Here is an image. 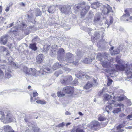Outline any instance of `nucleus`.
<instances>
[{"mask_svg": "<svg viewBox=\"0 0 132 132\" xmlns=\"http://www.w3.org/2000/svg\"><path fill=\"white\" fill-rule=\"evenodd\" d=\"M12 70L11 69V68L10 67H8L5 70L6 72L5 77L6 78H10L11 75L10 73L12 72Z\"/></svg>", "mask_w": 132, "mask_h": 132, "instance_id": "nucleus-14", "label": "nucleus"}, {"mask_svg": "<svg viewBox=\"0 0 132 132\" xmlns=\"http://www.w3.org/2000/svg\"><path fill=\"white\" fill-rule=\"evenodd\" d=\"M127 103L128 106H130V105L132 103L129 100H128L127 101Z\"/></svg>", "mask_w": 132, "mask_h": 132, "instance_id": "nucleus-53", "label": "nucleus"}, {"mask_svg": "<svg viewBox=\"0 0 132 132\" xmlns=\"http://www.w3.org/2000/svg\"><path fill=\"white\" fill-rule=\"evenodd\" d=\"M97 83H86L84 88L86 89H89L92 87H94L96 85Z\"/></svg>", "mask_w": 132, "mask_h": 132, "instance_id": "nucleus-18", "label": "nucleus"}, {"mask_svg": "<svg viewBox=\"0 0 132 132\" xmlns=\"http://www.w3.org/2000/svg\"><path fill=\"white\" fill-rule=\"evenodd\" d=\"M128 10H126L125 11L126 14H124L121 18L122 20L123 21H129L131 22H132V16H131L130 17H129L130 16V14L128 12Z\"/></svg>", "mask_w": 132, "mask_h": 132, "instance_id": "nucleus-4", "label": "nucleus"}, {"mask_svg": "<svg viewBox=\"0 0 132 132\" xmlns=\"http://www.w3.org/2000/svg\"><path fill=\"white\" fill-rule=\"evenodd\" d=\"M53 46H52V48L51 51H50L51 53H52L54 54H55L57 53V49L55 48H53Z\"/></svg>", "mask_w": 132, "mask_h": 132, "instance_id": "nucleus-37", "label": "nucleus"}, {"mask_svg": "<svg viewBox=\"0 0 132 132\" xmlns=\"http://www.w3.org/2000/svg\"><path fill=\"white\" fill-rule=\"evenodd\" d=\"M35 13H36V16L40 15L42 14L41 11H40V10L37 8L35 10Z\"/></svg>", "mask_w": 132, "mask_h": 132, "instance_id": "nucleus-33", "label": "nucleus"}, {"mask_svg": "<svg viewBox=\"0 0 132 132\" xmlns=\"http://www.w3.org/2000/svg\"><path fill=\"white\" fill-rule=\"evenodd\" d=\"M71 8L70 6H64L60 9V11L63 13L65 14H69L71 12Z\"/></svg>", "mask_w": 132, "mask_h": 132, "instance_id": "nucleus-8", "label": "nucleus"}, {"mask_svg": "<svg viewBox=\"0 0 132 132\" xmlns=\"http://www.w3.org/2000/svg\"><path fill=\"white\" fill-rule=\"evenodd\" d=\"M4 76L3 71L0 69V79H2Z\"/></svg>", "mask_w": 132, "mask_h": 132, "instance_id": "nucleus-47", "label": "nucleus"}, {"mask_svg": "<svg viewBox=\"0 0 132 132\" xmlns=\"http://www.w3.org/2000/svg\"><path fill=\"white\" fill-rule=\"evenodd\" d=\"M65 114L66 115H70L71 113L67 111L65 112Z\"/></svg>", "mask_w": 132, "mask_h": 132, "instance_id": "nucleus-57", "label": "nucleus"}, {"mask_svg": "<svg viewBox=\"0 0 132 132\" xmlns=\"http://www.w3.org/2000/svg\"><path fill=\"white\" fill-rule=\"evenodd\" d=\"M38 39V37H34V38L32 39V42H34L35 41H37Z\"/></svg>", "mask_w": 132, "mask_h": 132, "instance_id": "nucleus-50", "label": "nucleus"}, {"mask_svg": "<svg viewBox=\"0 0 132 132\" xmlns=\"http://www.w3.org/2000/svg\"><path fill=\"white\" fill-rule=\"evenodd\" d=\"M121 109L120 107L116 108H114L112 112L114 114L118 113L119 112L121 111Z\"/></svg>", "mask_w": 132, "mask_h": 132, "instance_id": "nucleus-29", "label": "nucleus"}, {"mask_svg": "<svg viewBox=\"0 0 132 132\" xmlns=\"http://www.w3.org/2000/svg\"><path fill=\"white\" fill-rule=\"evenodd\" d=\"M102 64L103 67H104L108 68L110 65V63L107 61H104L102 62Z\"/></svg>", "mask_w": 132, "mask_h": 132, "instance_id": "nucleus-24", "label": "nucleus"}, {"mask_svg": "<svg viewBox=\"0 0 132 132\" xmlns=\"http://www.w3.org/2000/svg\"><path fill=\"white\" fill-rule=\"evenodd\" d=\"M132 69H130V68L128 69L126 71V75H127L128 76V78L127 79H126L125 80L128 82H131L130 80V78L132 76Z\"/></svg>", "mask_w": 132, "mask_h": 132, "instance_id": "nucleus-13", "label": "nucleus"}, {"mask_svg": "<svg viewBox=\"0 0 132 132\" xmlns=\"http://www.w3.org/2000/svg\"><path fill=\"white\" fill-rule=\"evenodd\" d=\"M61 64L59 65L58 63H55L53 65V69L54 70H55L58 69L60 66H61Z\"/></svg>", "mask_w": 132, "mask_h": 132, "instance_id": "nucleus-31", "label": "nucleus"}, {"mask_svg": "<svg viewBox=\"0 0 132 132\" xmlns=\"http://www.w3.org/2000/svg\"><path fill=\"white\" fill-rule=\"evenodd\" d=\"M113 81L110 78H108V82H112Z\"/></svg>", "mask_w": 132, "mask_h": 132, "instance_id": "nucleus-58", "label": "nucleus"}, {"mask_svg": "<svg viewBox=\"0 0 132 132\" xmlns=\"http://www.w3.org/2000/svg\"><path fill=\"white\" fill-rule=\"evenodd\" d=\"M74 88L73 87L68 86L63 88V91L65 93L68 94H72L73 92Z\"/></svg>", "mask_w": 132, "mask_h": 132, "instance_id": "nucleus-12", "label": "nucleus"}, {"mask_svg": "<svg viewBox=\"0 0 132 132\" xmlns=\"http://www.w3.org/2000/svg\"><path fill=\"white\" fill-rule=\"evenodd\" d=\"M2 11V6H0V14H1Z\"/></svg>", "mask_w": 132, "mask_h": 132, "instance_id": "nucleus-59", "label": "nucleus"}, {"mask_svg": "<svg viewBox=\"0 0 132 132\" xmlns=\"http://www.w3.org/2000/svg\"><path fill=\"white\" fill-rule=\"evenodd\" d=\"M19 5L20 6H25V4L23 2H21L19 3Z\"/></svg>", "mask_w": 132, "mask_h": 132, "instance_id": "nucleus-56", "label": "nucleus"}, {"mask_svg": "<svg viewBox=\"0 0 132 132\" xmlns=\"http://www.w3.org/2000/svg\"><path fill=\"white\" fill-rule=\"evenodd\" d=\"M14 119L13 115L10 113H6L5 121L6 122H12Z\"/></svg>", "mask_w": 132, "mask_h": 132, "instance_id": "nucleus-11", "label": "nucleus"}, {"mask_svg": "<svg viewBox=\"0 0 132 132\" xmlns=\"http://www.w3.org/2000/svg\"><path fill=\"white\" fill-rule=\"evenodd\" d=\"M124 60H119L116 59V62L118 63L121 64L122 62H124Z\"/></svg>", "mask_w": 132, "mask_h": 132, "instance_id": "nucleus-49", "label": "nucleus"}, {"mask_svg": "<svg viewBox=\"0 0 132 132\" xmlns=\"http://www.w3.org/2000/svg\"><path fill=\"white\" fill-rule=\"evenodd\" d=\"M122 125H120L118 126L117 127V132H123L124 130L122 128Z\"/></svg>", "mask_w": 132, "mask_h": 132, "instance_id": "nucleus-34", "label": "nucleus"}, {"mask_svg": "<svg viewBox=\"0 0 132 132\" xmlns=\"http://www.w3.org/2000/svg\"><path fill=\"white\" fill-rule=\"evenodd\" d=\"M13 23H11L9 24L10 26L9 27V28L11 27H12L13 26Z\"/></svg>", "mask_w": 132, "mask_h": 132, "instance_id": "nucleus-64", "label": "nucleus"}, {"mask_svg": "<svg viewBox=\"0 0 132 132\" xmlns=\"http://www.w3.org/2000/svg\"><path fill=\"white\" fill-rule=\"evenodd\" d=\"M34 132H35L36 131H39V129L38 128H36L34 129Z\"/></svg>", "mask_w": 132, "mask_h": 132, "instance_id": "nucleus-60", "label": "nucleus"}, {"mask_svg": "<svg viewBox=\"0 0 132 132\" xmlns=\"http://www.w3.org/2000/svg\"><path fill=\"white\" fill-rule=\"evenodd\" d=\"M65 123L64 122H62L59 124L57 126L60 127H62L65 126Z\"/></svg>", "mask_w": 132, "mask_h": 132, "instance_id": "nucleus-48", "label": "nucleus"}, {"mask_svg": "<svg viewBox=\"0 0 132 132\" xmlns=\"http://www.w3.org/2000/svg\"><path fill=\"white\" fill-rule=\"evenodd\" d=\"M71 124V123L70 122H68L67 123L66 125V126L67 127L69 125Z\"/></svg>", "mask_w": 132, "mask_h": 132, "instance_id": "nucleus-61", "label": "nucleus"}, {"mask_svg": "<svg viewBox=\"0 0 132 132\" xmlns=\"http://www.w3.org/2000/svg\"><path fill=\"white\" fill-rule=\"evenodd\" d=\"M62 73V72L61 71H56L54 73V75L56 77H57L59 75Z\"/></svg>", "mask_w": 132, "mask_h": 132, "instance_id": "nucleus-46", "label": "nucleus"}, {"mask_svg": "<svg viewBox=\"0 0 132 132\" xmlns=\"http://www.w3.org/2000/svg\"><path fill=\"white\" fill-rule=\"evenodd\" d=\"M72 78L71 76H68L63 77V81L61 82H71L72 80Z\"/></svg>", "mask_w": 132, "mask_h": 132, "instance_id": "nucleus-17", "label": "nucleus"}, {"mask_svg": "<svg viewBox=\"0 0 132 132\" xmlns=\"http://www.w3.org/2000/svg\"><path fill=\"white\" fill-rule=\"evenodd\" d=\"M78 114L80 116H82L83 114L81 112H79L78 113Z\"/></svg>", "mask_w": 132, "mask_h": 132, "instance_id": "nucleus-63", "label": "nucleus"}, {"mask_svg": "<svg viewBox=\"0 0 132 132\" xmlns=\"http://www.w3.org/2000/svg\"><path fill=\"white\" fill-rule=\"evenodd\" d=\"M115 67L117 70L123 71L125 69V66L122 64L120 65L116 64L115 65Z\"/></svg>", "mask_w": 132, "mask_h": 132, "instance_id": "nucleus-23", "label": "nucleus"}, {"mask_svg": "<svg viewBox=\"0 0 132 132\" xmlns=\"http://www.w3.org/2000/svg\"><path fill=\"white\" fill-rule=\"evenodd\" d=\"M89 14L91 15V16H92L93 15V12L91 11H90L89 12Z\"/></svg>", "mask_w": 132, "mask_h": 132, "instance_id": "nucleus-62", "label": "nucleus"}, {"mask_svg": "<svg viewBox=\"0 0 132 132\" xmlns=\"http://www.w3.org/2000/svg\"><path fill=\"white\" fill-rule=\"evenodd\" d=\"M84 4V3L78 4L76 6L77 11H78L79 9L81 11V14L82 16H84L85 15L90 7L88 5L85 6Z\"/></svg>", "mask_w": 132, "mask_h": 132, "instance_id": "nucleus-3", "label": "nucleus"}, {"mask_svg": "<svg viewBox=\"0 0 132 132\" xmlns=\"http://www.w3.org/2000/svg\"><path fill=\"white\" fill-rule=\"evenodd\" d=\"M76 54L77 56H80L82 54V52L80 50H78L76 52Z\"/></svg>", "mask_w": 132, "mask_h": 132, "instance_id": "nucleus-40", "label": "nucleus"}, {"mask_svg": "<svg viewBox=\"0 0 132 132\" xmlns=\"http://www.w3.org/2000/svg\"><path fill=\"white\" fill-rule=\"evenodd\" d=\"M65 53V52L64 49L62 48H60L58 52H57V57L58 59L59 58H60L61 56H63Z\"/></svg>", "mask_w": 132, "mask_h": 132, "instance_id": "nucleus-16", "label": "nucleus"}, {"mask_svg": "<svg viewBox=\"0 0 132 132\" xmlns=\"http://www.w3.org/2000/svg\"><path fill=\"white\" fill-rule=\"evenodd\" d=\"M33 97L34 98L33 101H35L37 99L36 97H35L38 95V94L35 90H34L33 92Z\"/></svg>", "mask_w": 132, "mask_h": 132, "instance_id": "nucleus-35", "label": "nucleus"}, {"mask_svg": "<svg viewBox=\"0 0 132 132\" xmlns=\"http://www.w3.org/2000/svg\"><path fill=\"white\" fill-rule=\"evenodd\" d=\"M120 52L119 49H117L113 51V52H111V53L112 55H114L116 54H118Z\"/></svg>", "mask_w": 132, "mask_h": 132, "instance_id": "nucleus-32", "label": "nucleus"}, {"mask_svg": "<svg viewBox=\"0 0 132 132\" xmlns=\"http://www.w3.org/2000/svg\"><path fill=\"white\" fill-rule=\"evenodd\" d=\"M36 102L38 104H45L46 103V102L44 100L43 101L37 100L36 101Z\"/></svg>", "mask_w": 132, "mask_h": 132, "instance_id": "nucleus-38", "label": "nucleus"}, {"mask_svg": "<svg viewBox=\"0 0 132 132\" xmlns=\"http://www.w3.org/2000/svg\"><path fill=\"white\" fill-rule=\"evenodd\" d=\"M100 13L96 14L94 17V21L95 23H97L101 19Z\"/></svg>", "mask_w": 132, "mask_h": 132, "instance_id": "nucleus-22", "label": "nucleus"}, {"mask_svg": "<svg viewBox=\"0 0 132 132\" xmlns=\"http://www.w3.org/2000/svg\"><path fill=\"white\" fill-rule=\"evenodd\" d=\"M55 7L54 5L50 6L47 10V11L50 13L52 14L54 13L55 10Z\"/></svg>", "mask_w": 132, "mask_h": 132, "instance_id": "nucleus-20", "label": "nucleus"}, {"mask_svg": "<svg viewBox=\"0 0 132 132\" xmlns=\"http://www.w3.org/2000/svg\"><path fill=\"white\" fill-rule=\"evenodd\" d=\"M105 118L104 116H100L98 118V120H99L101 121L105 120Z\"/></svg>", "mask_w": 132, "mask_h": 132, "instance_id": "nucleus-42", "label": "nucleus"}, {"mask_svg": "<svg viewBox=\"0 0 132 132\" xmlns=\"http://www.w3.org/2000/svg\"><path fill=\"white\" fill-rule=\"evenodd\" d=\"M113 100H112L114 102L112 104V105H111V106L112 108L113 106V105L115 107L120 106V104H114V103L116 102H117L119 101L122 100L123 99V98L120 97L114 96L113 97Z\"/></svg>", "mask_w": 132, "mask_h": 132, "instance_id": "nucleus-5", "label": "nucleus"}, {"mask_svg": "<svg viewBox=\"0 0 132 132\" xmlns=\"http://www.w3.org/2000/svg\"><path fill=\"white\" fill-rule=\"evenodd\" d=\"M108 55L106 53H104L102 54L100 53L98 54L96 57V59L98 61L102 62L103 61V57L105 59H107V58L108 57Z\"/></svg>", "mask_w": 132, "mask_h": 132, "instance_id": "nucleus-7", "label": "nucleus"}, {"mask_svg": "<svg viewBox=\"0 0 132 132\" xmlns=\"http://www.w3.org/2000/svg\"><path fill=\"white\" fill-rule=\"evenodd\" d=\"M13 5V3H10L8 5V6H7L6 7V9H5V11L6 12H8L10 9V7H11L12 5Z\"/></svg>", "mask_w": 132, "mask_h": 132, "instance_id": "nucleus-39", "label": "nucleus"}, {"mask_svg": "<svg viewBox=\"0 0 132 132\" xmlns=\"http://www.w3.org/2000/svg\"><path fill=\"white\" fill-rule=\"evenodd\" d=\"M44 56L42 54L38 55L36 58V62L38 64L41 63L43 61Z\"/></svg>", "mask_w": 132, "mask_h": 132, "instance_id": "nucleus-15", "label": "nucleus"}, {"mask_svg": "<svg viewBox=\"0 0 132 132\" xmlns=\"http://www.w3.org/2000/svg\"><path fill=\"white\" fill-rule=\"evenodd\" d=\"M100 125L99 122L98 121L94 120L91 122L90 127L92 129L96 130L99 129Z\"/></svg>", "mask_w": 132, "mask_h": 132, "instance_id": "nucleus-6", "label": "nucleus"}, {"mask_svg": "<svg viewBox=\"0 0 132 132\" xmlns=\"http://www.w3.org/2000/svg\"><path fill=\"white\" fill-rule=\"evenodd\" d=\"M95 58L93 57V58H86L85 60L84 61L86 63H89L92 62V60H93Z\"/></svg>", "mask_w": 132, "mask_h": 132, "instance_id": "nucleus-30", "label": "nucleus"}, {"mask_svg": "<svg viewBox=\"0 0 132 132\" xmlns=\"http://www.w3.org/2000/svg\"><path fill=\"white\" fill-rule=\"evenodd\" d=\"M8 36L5 35L2 36L1 39V40L3 44L5 45L7 42Z\"/></svg>", "mask_w": 132, "mask_h": 132, "instance_id": "nucleus-19", "label": "nucleus"}, {"mask_svg": "<svg viewBox=\"0 0 132 132\" xmlns=\"http://www.w3.org/2000/svg\"><path fill=\"white\" fill-rule=\"evenodd\" d=\"M0 49L3 52L4 51H7V49L3 46H1L0 47Z\"/></svg>", "mask_w": 132, "mask_h": 132, "instance_id": "nucleus-45", "label": "nucleus"}, {"mask_svg": "<svg viewBox=\"0 0 132 132\" xmlns=\"http://www.w3.org/2000/svg\"><path fill=\"white\" fill-rule=\"evenodd\" d=\"M23 71L27 75L32 76H36L39 75L40 76L45 77V73H46L45 71L41 70V72L40 71H38L35 68L28 69L27 68L25 67L23 69Z\"/></svg>", "mask_w": 132, "mask_h": 132, "instance_id": "nucleus-1", "label": "nucleus"}, {"mask_svg": "<svg viewBox=\"0 0 132 132\" xmlns=\"http://www.w3.org/2000/svg\"><path fill=\"white\" fill-rule=\"evenodd\" d=\"M66 60L68 63L74 62L73 60L74 59V56L70 53H68L66 54Z\"/></svg>", "mask_w": 132, "mask_h": 132, "instance_id": "nucleus-10", "label": "nucleus"}, {"mask_svg": "<svg viewBox=\"0 0 132 132\" xmlns=\"http://www.w3.org/2000/svg\"><path fill=\"white\" fill-rule=\"evenodd\" d=\"M4 131L6 132H16L13 130L11 127L9 125L4 126Z\"/></svg>", "mask_w": 132, "mask_h": 132, "instance_id": "nucleus-21", "label": "nucleus"}, {"mask_svg": "<svg viewBox=\"0 0 132 132\" xmlns=\"http://www.w3.org/2000/svg\"><path fill=\"white\" fill-rule=\"evenodd\" d=\"M112 96L108 94H105L103 96V100L104 101H108L107 102L109 105L106 106L105 108V111L108 114L109 113V110L111 111L113 109V108L111 106L112 104L114 102V101L111 100V98Z\"/></svg>", "mask_w": 132, "mask_h": 132, "instance_id": "nucleus-2", "label": "nucleus"}, {"mask_svg": "<svg viewBox=\"0 0 132 132\" xmlns=\"http://www.w3.org/2000/svg\"><path fill=\"white\" fill-rule=\"evenodd\" d=\"M113 22V18L112 17H111L110 18V23H109L108 22V20H106V21L105 22V24H107L108 25V26L107 27H109V25L111 24H112Z\"/></svg>", "mask_w": 132, "mask_h": 132, "instance_id": "nucleus-28", "label": "nucleus"}, {"mask_svg": "<svg viewBox=\"0 0 132 132\" xmlns=\"http://www.w3.org/2000/svg\"><path fill=\"white\" fill-rule=\"evenodd\" d=\"M96 4V2L93 3L91 5V7L93 8L96 9L97 7V4Z\"/></svg>", "mask_w": 132, "mask_h": 132, "instance_id": "nucleus-43", "label": "nucleus"}, {"mask_svg": "<svg viewBox=\"0 0 132 132\" xmlns=\"http://www.w3.org/2000/svg\"><path fill=\"white\" fill-rule=\"evenodd\" d=\"M100 37V36L98 32H96L95 33L94 39H98Z\"/></svg>", "mask_w": 132, "mask_h": 132, "instance_id": "nucleus-41", "label": "nucleus"}, {"mask_svg": "<svg viewBox=\"0 0 132 132\" xmlns=\"http://www.w3.org/2000/svg\"><path fill=\"white\" fill-rule=\"evenodd\" d=\"M29 47L32 50L34 51H35L37 49V48L36 46V44L35 43L30 44L29 45Z\"/></svg>", "mask_w": 132, "mask_h": 132, "instance_id": "nucleus-27", "label": "nucleus"}, {"mask_svg": "<svg viewBox=\"0 0 132 132\" xmlns=\"http://www.w3.org/2000/svg\"><path fill=\"white\" fill-rule=\"evenodd\" d=\"M78 78H85L87 79H88L91 77L86 75V74H81L79 75V76L77 77Z\"/></svg>", "mask_w": 132, "mask_h": 132, "instance_id": "nucleus-26", "label": "nucleus"}, {"mask_svg": "<svg viewBox=\"0 0 132 132\" xmlns=\"http://www.w3.org/2000/svg\"><path fill=\"white\" fill-rule=\"evenodd\" d=\"M125 116V114L123 113H121L119 115V117H123Z\"/></svg>", "mask_w": 132, "mask_h": 132, "instance_id": "nucleus-54", "label": "nucleus"}, {"mask_svg": "<svg viewBox=\"0 0 132 132\" xmlns=\"http://www.w3.org/2000/svg\"><path fill=\"white\" fill-rule=\"evenodd\" d=\"M127 119L131 120L132 119V114L131 115H129L127 117Z\"/></svg>", "mask_w": 132, "mask_h": 132, "instance_id": "nucleus-52", "label": "nucleus"}, {"mask_svg": "<svg viewBox=\"0 0 132 132\" xmlns=\"http://www.w3.org/2000/svg\"><path fill=\"white\" fill-rule=\"evenodd\" d=\"M96 4H97V7H99V6H100L102 5V4L101 3H100L98 2H96Z\"/></svg>", "mask_w": 132, "mask_h": 132, "instance_id": "nucleus-55", "label": "nucleus"}, {"mask_svg": "<svg viewBox=\"0 0 132 132\" xmlns=\"http://www.w3.org/2000/svg\"><path fill=\"white\" fill-rule=\"evenodd\" d=\"M6 113L0 111V120L5 121Z\"/></svg>", "mask_w": 132, "mask_h": 132, "instance_id": "nucleus-25", "label": "nucleus"}, {"mask_svg": "<svg viewBox=\"0 0 132 132\" xmlns=\"http://www.w3.org/2000/svg\"><path fill=\"white\" fill-rule=\"evenodd\" d=\"M63 93H64V91H63V90L62 92L60 91L58 92L57 93V96L59 97H61L64 96L65 94Z\"/></svg>", "mask_w": 132, "mask_h": 132, "instance_id": "nucleus-36", "label": "nucleus"}, {"mask_svg": "<svg viewBox=\"0 0 132 132\" xmlns=\"http://www.w3.org/2000/svg\"><path fill=\"white\" fill-rule=\"evenodd\" d=\"M103 9L102 10V13L105 14H108L110 12L112 11V9L109 5H107L106 6H103Z\"/></svg>", "mask_w": 132, "mask_h": 132, "instance_id": "nucleus-9", "label": "nucleus"}, {"mask_svg": "<svg viewBox=\"0 0 132 132\" xmlns=\"http://www.w3.org/2000/svg\"><path fill=\"white\" fill-rule=\"evenodd\" d=\"M44 48L45 51H47L50 49V47L49 45H45L44 47Z\"/></svg>", "mask_w": 132, "mask_h": 132, "instance_id": "nucleus-44", "label": "nucleus"}, {"mask_svg": "<svg viewBox=\"0 0 132 132\" xmlns=\"http://www.w3.org/2000/svg\"><path fill=\"white\" fill-rule=\"evenodd\" d=\"M8 61L10 63H11L13 61L12 58L11 57H9L8 59Z\"/></svg>", "mask_w": 132, "mask_h": 132, "instance_id": "nucleus-51", "label": "nucleus"}]
</instances>
